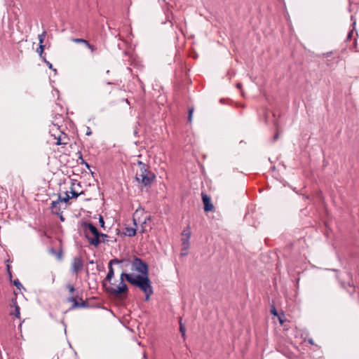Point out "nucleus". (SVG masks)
I'll return each instance as SVG.
<instances>
[{
  "label": "nucleus",
  "instance_id": "1",
  "mask_svg": "<svg viewBox=\"0 0 359 359\" xmlns=\"http://www.w3.org/2000/svg\"><path fill=\"white\" fill-rule=\"evenodd\" d=\"M124 276L127 281L139 287L144 293V300L148 302L150 296L153 294V289L149 276L134 275L133 273Z\"/></svg>",
  "mask_w": 359,
  "mask_h": 359
},
{
  "label": "nucleus",
  "instance_id": "2",
  "mask_svg": "<svg viewBox=\"0 0 359 359\" xmlns=\"http://www.w3.org/2000/svg\"><path fill=\"white\" fill-rule=\"evenodd\" d=\"M137 165L139 167V170L135 175L137 181L144 186L151 184L155 178V175L149 170V166L140 161H137Z\"/></svg>",
  "mask_w": 359,
  "mask_h": 359
},
{
  "label": "nucleus",
  "instance_id": "3",
  "mask_svg": "<svg viewBox=\"0 0 359 359\" xmlns=\"http://www.w3.org/2000/svg\"><path fill=\"white\" fill-rule=\"evenodd\" d=\"M86 238L90 245L97 246L100 243V237H107L106 234L100 233L97 229L91 223L86 226Z\"/></svg>",
  "mask_w": 359,
  "mask_h": 359
},
{
  "label": "nucleus",
  "instance_id": "4",
  "mask_svg": "<svg viewBox=\"0 0 359 359\" xmlns=\"http://www.w3.org/2000/svg\"><path fill=\"white\" fill-rule=\"evenodd\" d=\"M50 133L51 134V136H53L54 139L57 140L55 144H67V135L60 129L58 126L53 124L52 128L50 129Z\"/></svg>",
  "mask_w": 359,
  "mask_h": 359
},
{
  "label": "nucleus",
  "instance_id": "5",
  "mask_svg": "<svg viewBox=\"0 0 359 359\" xmlns=\"http://www.w3.org/2000/svg\"><path fill=\"white\" fill-rule=\"evenodd\" d=\"M130 269L133 271H137L140 276H149L148 265L141 259L135 257L130 262Z\"/></svg>",
  "mask_w": 359,
  "mask_h": 359
},
{
  "label": "nucleus",
  "instance_id": "6",
  "mask_svg": "<svg viewBox=\"0 0 359 359\" xmlns=\"http://www.w3.org/2000/svg\"><path fill=\"white\" fill-rule=\"evenodd\" d=\"M123 275H130V273H127L123 272L121 274L120 282H119L118 286L116 287H107V292H109V294H111L112 295L117 296L119 294H121L123 292H126L128 291L127 285L124 283V279H126V278H125V276H123Z\"/></svg>",
  "mask_w": 359,
  "mask_h": 359
},
{
  "label": "nucleus",
  "instance_id": "7",
  "mask_svg": "<svg viewBox=\"0 0 359 359\" xmlns=\"http://www.w3.org/2000/svg\"><path fill=\"white\" fill-rule=\"evenodd\" d=\"M83 267V261L81 257L78 256L73 258L71 265L72 272L77 275L81 272Z\"/></svg>",
  "mask_w": 359,
  "mask_h": 359
},
{
  "label": "nucleus",
  "instance_id": "8",
  "mask_svg": "<svg viewBox=\"0 0 359 359\" xmlns=\"http://www.w3.org/2000/svg\"><path fill=\"white\" fill-rule=\"evenodd\" d=\"M191 228L189 226H187L182 231V238L181 239L182 241V245L183 247V250H187L189 247V239L191 237Z\"/></svg>",
  "mask_w": 359,
  "mask_h": 359
},
{
  "label": "nucleus",
  "instance_id": "9",
  "mask_svg": "<svg viewBox=\"0 0 359 359\" xmlns=\"http://www.w3.org/2000/svg\"><path fill=\"white\" fill-rule=\"evenodd\" d=\"M203 203L204 204V210L205 212L212 211L214 209V206L211 202L210 197L208 196L206 194H201Z\"/></svg>",
  "mask_w": 359,
  "mask_h": 359
},
{
  "label": "nucleus",
  "instance_id": "10",
  "mask_svg": "<svg viewBox=\"0 0 359 359\" xmlns=\"http://www.w3.org/2000/svg\"><path fill=\"white\" fill-rule=\"evenodd\" d=\"M121 261L119 260V259H111L109 263V271H108V273L107 274V277H106V279L109 281V282H111V279L113 278L114 276V269L112 267V264H118V263H121Z\"/></svg>",
  "mask_w": 359,
  "mask_h": 359
},
{
  "label": "nucleus",
  "instance_id": "11",
  "mask_svg": "<svg viewBox=\"0 0 359 359\" xmlns=\"http://www.w3.org/2000/svg\"><path fill=\"white\" fill-rule=\"evenodd\" d=\"M61 202L62 201L60 200L59 198H57V199L56 201H52L51 205H50V210L53 214H55V215H61L62 214L61 206H60Z\"/></svg>",
  "mask_w": 359,
  "mask_h": 359
},
{
  "label": "nucleus",
  "instance_id": "12",
  "mask_svg": "<svg viewBox=\"0 0 359 359\" xmlns=\"http://www.w3.org/2000/svg\"><path fill=\"white\" fill-rule=\"evenodd\" d=\"M48 252L50 254L55 255L58 260L62 259L63 256V252L62 250L57 251L54 248H50L48 250Z\"/></svg>",
  "mask_w": 359,
  "mask_h": 359
},
{
  "label": "nucleus",
  "instance_id": "13",
  "mask_svg": "<svg viewBox=\"0 0 359 359\" xmlns=\"http://www.w3.org/2000/svg\"><path fill=\"white\" fill-rule=\"evenodd\" d=\"M58 198H60V200L62 201V202H64V203H67L69 199L72 198V197L69 196V192L68 191H66L65 193V196L62 197L60 195L58 196Z\"/></svg>",
  "mask_w": 359,
  "mask_h": 359
},
{
  "label": "nucleus",
  "instance_id": "14",
  "mask_svg": "<svg viewBox=\"0 0 359 359\" xmlns=\"http://www.w3.org/2000/svg\"><path fill=\"white\" fill-rule=\"evenodd\" d=\"M180 332L182 334V337L184 339L185 338V333H186V327L182 323V319L180 320Z\"/></svg>",
  "mask_w": 359,
  "mask_h": 359
},
{
  "label": "nucleus",
  "instance_id": "15",
  "mask_svg": "<svg viewBox=\"0 0 359 359\" xmlns=\"http://www.w3.org/2000/svg\"><path fill=\"white\" fill-rule=\"evenodd\" d=\"M126 234L128 236H134L136 234V229L135 228H127Z\"/></svg>",
  "mask_w": 359,
  "mask_h": 359
},
{
  "label": "nucleus",
  "instance_id": "16",
  "mask_svg": "<svg viewBox=\"0 0 359 359\" xmlns=\"http://www.w3.org/2000/svg\"><path fill=\"white\" fill-rule=\"evenodd\" d=\"M14 306H15V312L12 314L14 315L16 318H20V307L17 304L16 302L14 303Z\"/></svg>",
  "mask_w": 359,
  "mask_h": 359
},
{
  "label": "nucleus",
  "instance_id": "17",
  "mask_svg": "<svg viewBox=\"0 0 359 359\" xmlns=\"http://www.w3.org/2000/svg\"><path fill=\"white\" fill-rule=\"evenodd\" d=\"M72 41H74L76 43H83L86 46L88 43V41L87 40L83 39H79V38L72 39Z\"/></svg>",
  "mask_w": 359,
  "mask_h": 359
},
{
  "label": "nucleus",
  "instance_id": "18",
  "mask_svg": "<svg viewBox=\"0 0 359 359\" xmlns=\"http://www.w3.org/2000/svg\"><path fill=\"white\" fill-rule=\"evenodd\" d=\"M46 36V31H43L41 34H39L38 39H39V44H43Z\"/></svg>",
  "mask_w": 359,
  "mask_h": 359
},
{
  "label": "nucleus",
  "instance_id": "19",
  "mask_svg": "<svg viewBox=\"0 0 359 359\" xmlns=\"http://www.w3.org/2000/svg\"><path fill=\"white\" fill-rule=\"evenodd\" d=\"M70 194H72V196H70L72 198H77L79 196H80L82 194V192L78 193L72 187H71Z\"/></svg>",
  "mask_w": 359,
  "mask_h": 359
},
{
  "label": "nucleus",
  "instance_id": "20",
  "mask_svg": "<svg viewBox=\"0 0 359 359\" xmlns=\"http://www.w3.org/2000/svg\"><path fill=\"white\" fill-rule=\"evenodd\" d=\"M44 45L39 44V46L36 49V52L39 53V55L41 57L44 50Z\"/></svg>",
  "mask_w": 359,
  "mask_h": 359
},
{
  "label": "nucleus",
  "instance_id": "21",
  "mask_svg": "<svg viewBox=\"0 0 359 359\" xmlns=\"http://www.w3.org/2000/svg\"><path fill=\"white\" fill-rule=\"evenodd\" d=\"M194 110V109L193 107L189 109L188 121L189 123H191L192 121Z\"/></svg>",
  "mask_w": 359,
  "mask_h": 359
},
{
  "label": "nucleus",
  "instance_id": "22",
  "mask_svg": "<svg viewBox=\"0 0 359 359\" xmlns=\"http://www.w3.org/2000/svg\"><path fill=\"white\" fill-rule=\"evenodd\" d=\"M151 218L149 216H147L145 217V218L144 219V221L142 222V226H143L144 224H145L147 223V221H150ZM144 227L142 226V229H141V233H144Z\"/></svg>",
  "mask_w": 359,
  "mask_h": 359
},
{
  "label": "nucleus",
  "instance_id": "23",
  "mask_svg": "<svg viewBox=\"0 0 359 359\" xmlns=\"http://www.w3.org/2000/svg\"><path fill=\"white\" fill-rule=\"evenodd\" d=\"M278 318L280 324L283 325L285 322V320L284 314L281 313L280 315H278Z\"/></svg>",
  "mask_w": 359,
  "mask_h": 359
},
{
  "label": "nucleus",
  "instance_id": "24",
  "mask_svg": "<svg viewBox=\"0 0 359 359\" xmlns=\"http://www.w3.org/2000/svg\"><path fill=\"white\" fill-rule=\"evenodd\" d=\"M13 284L18 287V289L20 290L22 287V285L18 279H16L13 281Z\"/></svg>",
  "mask_w": 359,
  "mask_h": 359
},
{
  "label": "nucleus",
  "instance_id": "25",
  "mask_svg": "<svg viewBox=\"0 0 359 359\" xmlns=\"http://www.w3.org/2000/svg\"><path fill=\"white\" fill-rule=\"evenodd\" d=\"M86 46L88 49H90L92 53L95 52L97 50L96 47L93 45L90 44L89 42L88 43V44Z\"/></svg>",
  "mask_w": 359,
  "mask_h": 359
},
{
  "label": "nucleus",
  "instance_id": "26",
  "mask_svg": "<svg viewBox=\"0 0 359 359\" xmlns=\"http://www.w3.org/2000/svg\"><path fill=\"white\" fill-rule=\"evenodd\" d=\"M43 60L45 63L47 65V66L49 67V69H53V65L49 61H47L45 58L43 59ZM53 71L56 72V69H53Z\"/></svg>",
  "mask_w": 359,
  "mask_h": 359
},
{
  "label": "nucleus",
  "instance_id": "27",
  "mask_svg": "<svg viewBox=\"0 0 359 359\" xmlns=\"http://www.w3.org/2000/svg\"><path fill=\"white\" fill-rule=\"evenodd\" d=\"M271 313L275 316H278L279 314L278 313L275 306H272L271 309Z\"/></svg>",
  "mask_w": 359,
  "mask_h": 359
},
{
  "label": "nucleus",
  "instance_id": "28",
  "mask_svg": "<svg viewBox=\"0 0 359 359\" xmlns=\"http://www.w3.org/2000/svg\"><path fill=\"white\" fill-rule=\"evenodd\" d=\"M67 287L69 290V292H72V293L74 292V290H75L74 287L72 285H67Z\"/></svg>",
  "mask_w": 359,
  "mask_h": 359
},
{
  "label": "nucleus",
  "instance_id": "29",
  "mask_svg": "<svg viewBox=\"0 0 359 359\" xmlns=\"http://www.w3.org/2000/svg\"><path fill=\"white\" fill-rule=\"evenodd\" d=\"M138 212H139V211L137 210L135 215H137ZM133 222H134V224L137 226V219L135 218V216H134V217H133Z\"/></svg>",
  "mask_w": 359,
  "mask_h": 359
},
{
  "label": "nucleus",
  "instance_id": "30",
  "mask_svg": "<svg viewBox=\"0 0 359 359\" xmlns=\"http://www.w3.org/2000/svg\"><path fill=\"white\" fill-rule=\"evenodd\" d=\"M69 300H70L71 302H74L75 305H78V302H77V301L75 299V298L72 297V298H70V299H69Z\"/></svg>",
  "mask_w": 359,
  "mask_h": 359
},
{
  "label": "nucleus",
  "instance_id": "31",
  "mask_svg": "<svg viewBox=\"0 0 359 359\" xmlns=\"http://www.w3.org/2000/svg\"><path fill=\"white\" fill-rule=\"evenodd\" d=\"M99 222H100L101 226H103L104 224V222L103 218L102 217L100 218V221Z\"/></svg>",
  "mask_w": 359,
  "mask_h": 359
},
{
  "label": "nucleus",
  "instance_id": "32",
  "mask_svg": "<svg viewBox=\"0 0 359 359\" xmlns=\"http://www.w3.org/2000/svg\"><path fill=\"white\" fill-rule=\"evenodd\" d=\"M352 34H353V31H351V32H350L348 33L347 38H348V39H351V36H352Z\"/></svg>",
  "mask_w": 359,
  "mask_h": 359
},
{
  "label": "nucleus",
  "instance_id": "33",
  "mask_svg": "<svg viewBox=\"0 0 359 359\" xmlns=\"http://www.w3.org/2000/svg\"><path fill=\"white\" fill-rule=\"evenodd\" d=\"M278 133H276L275 135V136L273 137V140L275 141V140H278Z\"/></svg>",
  "mask_w": 359,
  "mask_h": 359
},
{
  "label": "nucleus",
  "instance_id": "34",
  "mask_svg": "<svg viewBox=\"0 0 359 359\" xmlns=\"http://www.w3.org/2000/svg\"><path fill=\"white\" fill-rule=\"evenodd\" d=\"M241 86H242V84H241V83H238L236 84V87H237L238 88H239V89L241 88Z\"/></svg>",
  "mask_w": 359,
  "mask_h": 359
},
{
  "label": "nucleus",
  "instance_id": "35",
  "mask_svg": "<svg viewBox=\"0 0 359 359\" xmlns=\"http://www.w3.org/2000/svg\"><path fill=\"white\" fill-rule=\"evenodd\" d=\"M86 135H91V131H90V130L88 131V132L86 133Z\"/></svg>",
  "mask_w": 359,
  "mask_h": 359
},
{
  "label": "nucleus",
  "instance_id": "36",
  "mask_svg": "<svg viewBox=\"0 0 359 359\" xmlns=\"http://www.w3.org/2000/svg\"><path fill=\"white\" fill-rule=\"evenodd\" d=\"M60 215V220L61 221H64V217H62V214Z\"/></svg>",
  "mask_w": 359,
  "mask_h": 359
},
{
  "label": "nucleus",
  "instance_id": "37",
  "mask_svg": "<svg viewBox=\"0 0 359 359\" xmlns=\"http://www.w3.org/2000/svg\"><path fill=\"white\" fill-rule=\"evenodd\" d=\"M7 268H8V273H10V275H11V271L9 270V265H7Z\"/></svg>",
  "mask_w": 359,
  "mask_h": 359
},
{
  "label": "nucleus",
  "instance_id": "38",
  "mask_svg": "<svg viewBox=\"0 0 359 359\" xmlns=\"http://www.w3.org/2000/svg\"><path fill=\"white\" fill-rule=\"evenodd\" d=\"M57 129H55L53 133H56L57 134Z\"/></svg>",
  "mask_w": 359,
  "mask_h": 359
}]
</instances>
